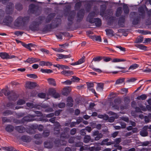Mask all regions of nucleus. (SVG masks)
<instances>
[{"mask_svg": "<svg viewBox=\"0 0 151 151\" xmlns=\"http://www.w3.org/2000/svg\"><path fill=\"white\" fill-rule=\"evenodd\" d=\"M104 85L102 83H98L96 90L98 91H102L103 90Z\"/></svg>", "mask_w": 151, "mask_h": 151, "instance_id": "cd10ccee", "label": "nucleus"}, {"mask_svg": "<svg viewBox=\"0 0 151 151\" xmlns=\"http://www.w3.org/2000/svg\"><path fill=\"white\" fill-rule=\"evenodd\" d=\"M63 54H57L56 56L58 58L56 59V60L57 61H58L59 59H63Z\"/></svg>", "mask_w": 151, "mask_h": 151, "instance_id": "5fc2aeb1", "label": "nucleus"}, {"mask_svg": "<svg viewBox=\"0 0 151 151\" xmlns=\"http://www.w3.org/2000/svg\"><path fill=\"white\" fill-rule=\"evenodd\" d=\"M40 60L38 59L35 58H28L26 61L25 62L32 64L33 63H36L39 62Z\"/></svg>", "mask_w": 151, "mask_h": 151, "instance_id": "9d476101", "label": "nucleus"}, {"mask_svg": "<svg viewBox=\"0 0 151 151\" xmlns=\"http://www.w3.org/2000/svg\"><path fill=\"white\" fill-rule=\"evenodd\" d=\"M122 12V8L121 7H119L118 8L116 13V16L117 17L119 16L121 14Z\"/></svg>", "mask_w": 151, "mask_h": 151, "instance_id": "58836bf2", "label": "nucleus"}, {"mask_svg": "<svg viewBox=\"0 0 151 151\" xmlns=\"http://www.w3.org/2000/svg\"><path fill=\"white\" fill-rule=\"evenodd\" d=\"M97 15L96 12H92L89 13L87 18V20L91 23H94L96 26H100L101 24V21L99 18H93Z\"/></svg>", "mask_w": 151, "mask_h": 151, "instance_id": "f257e3e1", "label": "nucleus"}, {"mask_svg": "<svg viewBox=\"0 0 151 151\" xmlns=\"http://www.w3.org/2000/svg\"><path fill=\"white\" fill-rule=\"evenodd\" d=\"M84 14V10L83 9L81 10L77 13V17L78 19L80 20L83 18Z\"/></svg>", "mask_w": 151, "mask_h": 151, "instance_id": "f8f14e48", "label": "nucleus"}, {"mask_svg": "<svg viewBox=\"0 0 151 151\" xmlns=\"http://www.w3.org/2000/svg\"><path fill=\"white\" fill-rule=\"evenodd\" d=\"M83 143L82 142H78L77 143L76 145V147H81L80 148V151H82L83 150H87V148L82 146Z\"/></svg>", "mask_w": 151, "mask_h": 151, "instance_id": "f3484780", "label": "nucleus"}, {"mask_svg": "<svg viewBox=\"0 0 151 151\" xmlns=\"http://www.w3.org/2000/svg\"><path fill=\"white\" fill-rule=\"evenodd\" d=\"M88 89L89 90L90 89L93 88V84L92 83H87V84Z\"/></svg>", "mask_w": 151, "mask_h": 151, "instance_id": "49530a36", "label": "nucleus"}, {"mask_svg": "<svg viewBox=\"0 0 151 151\" xmlns=\"http://www.w3.org/2000/svg\"><path fill=\"white\" fill-rule=\"evenodd\" d=\"M53 66L54 67L58 68L59 69H68L69 68L68 67V66L64 65L61 64L60 65L57 64L56 65H54Z\"/></svg>", "mask_w": 151, "mask_h": 151, "instance_id": "4468645a", "label": "nucleus"}, {"mask_svg": "<svg viewBox=\"0 0 151 151\" xmlns=\"http://www.w3.org/2000/svg\"><path fill=\"white\" fill-rule=\"evenodd\" d=\"M27 76L29 77L32 78H37V75L33 74H28L27 75Z\"/></svg>", "mask_w": 151, "mask_h": 151, "instance_id": "8fccbe9b", "label": "nucleus"}, {"mask_svg": "<svg viewBox=\"0 0 151 151\" xmlns=\"http://www.w3.org/2000/svg\"><path fill=\"white\" fill-rule=\"evenodd\" d=\"M26 17L23 18L22 17H19L15 21V25L17 26L22 25L25 22Z\"/></svg>", "mask_w": 151, "mask_h": 151, "instance_id": "423d86ee", "label": "nucleus"}, {"mask_svg": "<svg viewBox=\"0 0 151 151\" xmlns=\"http://www.w3.org/2000/svg\"><path fill=\"white\" fill-rule=\"evenodd\" d=\"M138 66L139 65L138 64H134L131 65L130 67L129 68V70H133L137 68L138 67Z\"/></svg>", "mask_w": 151, "mask_h": 151, "instance_id": "ea45409f", "label": "nucleus"}, {"mask_svg": "<svg viewBox=\"0 0 151 151\" xmlns=\"http://www.w3.org/2000/svg\"><path fill=\"white\" fill-rule=\"evenodd\" d=\"M14 129V127L10 125H8L6 127L5 129L7 131L10 132L13 130Z\"/></svg>", "mask_w": 151, "mask_h": 151, "instance_id": "b1692460", "label": "nucleus"}, {"mask_svg": "<svg viewBox=\"0 0 151 151\" xmlns=\"http://www.w3.org/2000/svg\"><path fill=\"white\" fill-rule=\"evenodd\" d=\"M76 14L75 13H74L73 14H72L71 16H69L68 17V20L69 21H72L74 18V16Z\"/></svg>", "mask_w": 151, "mask_h": 151, "instance_id": "0e129e2a", "label": "nucleus"}, {"mask_svg": "<svg viewBox=\"0 0 151 151\" xmlns=\"http://www.w3.org/2000/svg\"><path fill=\"white\" fill-rule=\"evenodd\" d=\"M91 139V137L90 136L88 135H86L84 138L83 142L86 143L88 142Z\"/></svg>", "mask_w": 151, "mask_h": 151, "instance_id": "393cba45", "label": "nucleus"}, {"mask_svg": "<svg viewBox=\"0 0 151 151\" xmlns=\"http://www.w3.org/2000/svg\"><path fill=\"white\" fill-rule=\"evenodd\" d=\"M109 139L108 138L104 139L101 143L100 145H105L107 142L109 141Z\"/></svg>", "mask_w": 151, "mask_h": 151, "instance_id": "13d9d810", "label": "nucleus"}, {"mask_svg": "<svg viewBox=\"0 0 151 151\" xmlns=\"http://www.w3.org/2000/svg\"><path fill=\"white\" fill-rule=\"evenodd\" d=\"M63 83H65L66 85H70L72 83L71 81L70 80H67L65 81L62 82Z\"/></svg>", "mask_w": 151, "mask_h": 151, "instance_id": "338daca9", "label": "nucleus"}, {"mask_svg": "<svg viewBox=\"0 0 151 151\" xmlns=\"http://www.w3.org/2000/svg\"><path fill=\"white\" fill-rule=\"evenodd\" d=\"M121 101L119 99H116L114 100V102L111 104L113 109H118L119 108V104H121Z\"/></svg>", "mask_w": 151, "mask_h": 151, "instance_id": "39448f33", "label": "nucleus"}, {"mask_svg": "<svg viewBox=\"0 0 151 151\" xmlns=\"http://www.w3.org/2000/svg\"><path fill=\"white\" fill-rule=\"evenodd\" d=\"M93 39L99 42H101V37L99 36H93Z\"/></svg>", "mask_w": 151, "mask_h": 151, "instance_id": "c03bdc74", "label": "nucleus"}, {"mask_svg": "<svg viewBox=\"0 0 151 151\" xmlns=\"http://www.w3.org/2000/svg\"><path fill=\"white\" fill-rule=\"evenodd\" d=\"M147 127L146 126H144L140 132V134L142 137L147 136L148 134V133L147 131Z\"/></svg>", "mask_w": 151, "mask_h": 151, "instance_id": "1a4fd4ad", "label": "nucleus"}, {"mask_svg": "<svg viewBox=\"0 0 151 151\" xmlns=\"http://www.w3.org/2000/svg\"><path fill=\"white\" fill-rule=\"evenodd\" d=\"M1 92L6 96H8L10 94V92L9 90L5 89H2Z\"/></svg>", "mask_w": 151, "mask_h": 151, "instance_id": "2f4dec72", "label": "nucleus"}, {"mask_svg": "<svg viewBox=\"0 0 151 151\" xmlns=\"http://www.w3.org/2000/svg\"><path fill=\"white\" fill-rule=\"evenodd\" d=\"M53 50L57 52H63L64 51V50L63 49L60 48H55L53 49Z\"/></svg>", "mask_w": 151, "mask_h": 151, "instance_id": "052dcab7", "label": "nucleus"}, {"mask_svg": "<svg viewBox=\"0 0 151 151\" xmlns=\"http://www.w3.org/2000/svg\"><path fill=\"white\" fill-rule=\"evenodd\" d=\"M27 106L30 108H35L39 109H41L42 108H46L47 107V106L44 104H41V105L37 104H34L33 103H32L28 102L26 104Z\"/></svg>", "mask_w": 151, "mask_h": 151, "instance_id": "7ed1b4c3", "label": "nucleus"}, {"mask_svg": "<svg viewBox=\"0 0 151 151\" xmlns=\"http://www.w3.org/2000/svg\"><path fill=\"white\" fill-rule=\"evenodd\" d=\"M21 139L22 141L26 142H30L31 140L30 137L25 135L22 136L21 137Z\"/></svg>", "mask_w": 151, "mask_h": 151, "instance_id": "2eb2a0df", "label": "nucleus"}, {"mask_svg": "<svg viewBox=\"0 0 151 151\" xmlns=\"http://www.w3.org/2000/svg\"><path fill=\"white\" fill-rule=\"evenodd\" d=\"M2 121L3 123L10 122L11 121L10 119L7 118L5 117H3L2 118Z\"/></svg>", "mask_w": 151, "mask_h": 151, "instance_id": "a18cd8bd", "label": "nucleus"}, {"mask_svg": "<svg viewBox=\"0 0 151 151\" xmlns=\"http://www.w3.org/2000/svg\"><path fill=\"white\" fill-rule=\"evenodd\" d=\"M106 34L107 35L111 36L113 35V31L110 29H106L105 30Z\"/></svg>", "mask_w": 151, "mask_h": 151, "instance_id": "c756f323", "label": "nucleus"}, {"mask_svg": "<svg viewBox=\"0 0 151 151\" xmlns=\"http://www.w3.org/2000/svg\"><path fill=\"white\" fill-rule=\"evenodd\" d=\"M60 94L58 93H55L53 95V97L55 98H58L60 97Z\"/></svg>", "mask_w": 151, "mask_h": 151, "instance_id": "e2e57ef3", "label": "nucleus"}, {"mask_svg": "<svg viewBox=\"0 0 151 151\" xmlns=\"http://www.w3.org/2000/svg\"><path fill=\"white\" fill-rule=\"evenodd\" d=\"M12 18L11 17L9 16H8L4 20V22L5 23H6L8 24H10L12 22Z\"/></svg>", "mask_w": 151, "mask_h": 151, "instance_id": "a878e982", "label": "nucleus"}, {"mask_svg": "<svg viewBox=\"0 0 151 151\" xmlns=\"http://www.w3.org/2000/svg\"><path fill=\"white\" fill-rule=\"evenodd\" d=\"M106 6L105 5H102L101 6L100 15L102 16L104 15V12L106 9Z\"/></svg>", "mask_w": 151, "mask_h": 151, "instance_id": "c85d7f7f", "label": "nucleus"}, {"mask_svg": "<svg viewBox=\"0 0 151 151\" xmlns=\"http://www.w3.org/2000/svg\"><path fill=\"white\" fill-rule=\"evenodd\" d=\"M35 8V5L33 4H31L29 6V9L31 12L34 10Z\"/></svg>", "mask_w": 151, "mask_h": 151, "instance_id": "4d7b16f0", "label": "nucleus"}, {"mask_svg": "<svg viewBox=\"0 0 151 151\" xmlns=\"http://www.w3.org/2000/svg\"><path fill=\"white\" fill-rule=\"evenodd\" d=\"M124 10L125 14H128L129 12L128 7L126 5H123Z\"/></svg>", "mask_w": 151, "mask_h": 151, "instance_id": "a19ab883", "label": "nucleus"}, {"mask_svg": "<svg viewBox=\"0 0 151 151\" xmlns=\"http://www.w3.org/2000/svg\"><path fill=\"white\" fill-rule=\"evenodd\" d=\"M0 57L3 59H12L15 57L14 55H9L8 53L5 52H0Z\"/></svg>", "mask_w": 151, "mask_h": 151, "instance_id": "0eeeda50", "label": "nucleus"}, {"mask_svg": "<svg viewBox=\"0 0 151 151\" xmlns=\"http://www.w3.org/2000/svg\"><path fill=\"white\" fill-rule=\"evenodd\" d=\"M35 113L37 115L34 116L32 115H29L27 116H25L23 118V119L25 121L30 122L34 120L37 121H42V119L40 117L42 115V114L39 111H35Z\"/></svg>", "mask_w": 151, "mask_h": 151, "instance_id": "f03ea898", "label": "nucleus"}, {"mask_svg": "<svg viewBox=\"0 0 151 151\" xmlns=\"http://www.w3.org/2000/svg\"><path fill=\"white\" fill-rule=\"evenodd\" d=\"M56 117H54L49 119L50 122L53 123H55V125L56 126L54 128L55 133V134H58L60 133V130L59 127H60V125L59 123L56 122H55V119Z\"/></svg>", "mask_w": 151, "mask_h": 151, "instance_id": "20e7f679", "label": "nucleus"}, {"mask_svg": "<svg viewBox=\"0 0 151 151\" xmlns=\"http://www.w3.org/2000/svg\"><path fill=\"white\" fill-rule=\"evenodd\" d=\"M50 132L49 130H45L43 132L42 136L44 137H47L49 135Z\"/></svg>", "mask_w": 151, "mask_h": 151, "instance_id": "09e8293b", "label": "nucleus"}, {"mask_svg": "<svg viewBox=\"0 0 151 151\" xmlns=\"http://www.w3.org/2000/svg\"><path fill=\"white\" fill-rule=\"evenodd\" d=\"M52 146V143L51 142L47 141L44 142V146L46 148H51Z\"/></svg>", "mask_w": 151, "mask_h": 151, "instance_id": "4be33fe9", "label": "nucleus"}, {"mask_svg": "<svg viewBox=\"0 0 151 151\" xmlns=\"http://www.w3.org/2000/svg\"><path fill=\"white\" fill-rule=\"evenodd\" d=\"M15 129L19 132L22 133L25 132V129L22 126H18L15 127Z\"/></svg>", "mask_w": 151, "mask_h": 151, "instance_id": "a211bd4d", "label": "nucleus"}, {"mask_svg": "<svg viewBox=\"0 0 151 151\" xmlns=\"http://www.w3.org/2000/svg\"><path fill=\"white\" fill-rule=\"evenodd\" d=\"M61 73L66 76H69L73 74V72L67 70H64L61 72Z\"/></svg>", "mask_w": 151, "mask_h": 151, "instance_id": "dca6fc26", "label": "nucleus"}, {"mask_svg": "<svg viewBox=\"0 0 151 151\" xmlns=\"http://www.w3.org/2000/svg\"><path fill=\"white\" fill-rule=\"evenodd\" d=\"M67 105L69 107H71L73 105V100L72 99L71 97H68L67 100Z\"/></svg>", "mask_w": 151, "mask_h": 151, "instance_id": "6ab92c4d", "label": "nucleus"}, {"mask_svg": "<svg viewBox=\"0 0 151 151\" xmlns=\"http://www.w3.org/2000/svg\"><path fill=\"white\" fill-rule=\"evenodd\" d=\"M1 148L2 149L7 151H12L13 150V147H1Z\"/></svg>", "mask_w": 151, "mask_h": 151, "instance_id": "79ce46f5", "label": "nucleus"}, {"mask_svg": "<svg viewBox=\"0 0 151 151\" xmlns=\"http://www.w3.org/2000/svg\"><path fill=\"white\" fill-rule=\"evenodd\" d=\"M102 59V58L100 57H97L94 58L93 59V60L95 62H99Z\"/></svg>", "mask_w": 151, "mask_h": 151, "instance_id": "864d4df0", "label": "nucleus"}, {"mask_svg": "<svg viewBox=\"0 0 151 151\" xmlns=\"http://www.w3.org/2000/svg\"><path fill=\"white\" fill-rule=\"evenodd\" d=\"M125 21L124 17H122L119 18L118 23L119 25L122 27Z\"/></svg>", "mask_w": 151, "mask_h": 151, "instance_id": "aec40b11", "label": "nucleus"}, {"mask_svg": "<svg viewBox=\"0 0 151 151\" xmlns=\"http://www.w3.org/2000/svg\"><path fill=\"white\" fill-rule=\"evenodd\" d=\"M39 20L40 21H35L33 22L32 24L34 25L37 26L40 24L41 23V21L42 20V19L41 18H40L39 19Z\"/></svg>", "mask_w": 151, "mask_h": 151, "instance_id": "de8ad7c7", "label": "nucleus"}, {"mask_svg": "<svg viewBox=\"0 0 151 151\" xmlns=\"http://www.w3.org/2000/svg\"><path fill=\"white\" fill-rule=\"evenodd\" d=\"M84 58L85 57H83L78 61L74 63H72L70 64V65H75L81 64L84 62L85 61Z\"/></svg>", "mask_w": 151, "mask_h": 151, "instance_id": "ddd939ff", "label": "nucleus"}, {"mask_svg": "<svg viewBox=\"0 0 151 151\" xmlns=\"http://www.w3.org/2000/svg\"><path fill=\"white\" fill-rule=\"evenodd\" d=\"M124 81V78H119L117 79L116 81L115 85H120Z\"/></svg>", "mask_w": 151, "mask_h": 151, "instance_id": "72a5a7b5", "label": "nucleus"}, {"mask_svg": "<svg viewBox=\"0 0 151 151\" xmlns=\"http://www.w3.org/2000/svg\"><path fill=\"white\" fill-rule=\"evenodd\" d=\"M49 84L54 86H56V82L54 79L52 78H49L47 80Z\"/></svg>", "mask_w": 151, "mask_h": 151, "instance_id": "412c9836", "label": "nucleus"}, {"mask_svg": "<svg viewBox=\"0 0 151 151\" xmlns=\"http://www.w3.org/2000/svg\"><path fill=\"white\" fill-rule=\"evenodd\" d=\"M40 71L41 72H42L43 73H51L53 72L52 70L50 69H41L40 70Z\"/></svg>", "mask_w": 151, "mask_h": 151, "instance_id": "473e14b6", "label": "nucleus"}, {"mask_svg": "<svg viewBox=\"0 0 151 151\" xmlns=\"http://www.w3.org/2000/svg\"><path fill=\"white\" fill-rule=\"evenodd\" d=\"M136 47L140 49L146 50L147 49V47L142 44H137L135 45Z\"/></svg>", "mask_w": 151, "mask_h": 151, "instance_id": "bb28decb", "label": "nucleus"}, {"mask_svg": "<svg viewBox=\"0 0 151 151\" xmlns=\"http://www.w3.org/2000/svg\"><path fill=\"white\" fill-rule=\"evenodd\" d=\"M65 104L64 103H60L58 105L59 107L61 108L65 107Z\"/></svg>", "mask_w": 151, "mask_h": 151, "instance_id": "69168bd1", "label": "nucleus"}, {"mask_svg": "<svg viewBox=\"0 0 151 151\" xmlns=\"http://www.w3.org/2000/svg\"><path fill=\"white\" fill-rule=\"evenodd\" d=\"M69 134L66 133V132H64V133L62 134L60 136V138L61 139L63 138L66 139H68L69 137Z\"/></svg>", "mask_w": 151, "mask_h": 151, "instance_id": "e433bc0d", "label": "nucleus"}, {"mask_svg": "<svg viewBox=\"0 0 151 151\" xmlns=\"http://www.w3.org/2000/svg\"><path fill=\"white\" fill-rule=\"evenodd\" d=\"M98 117L99 118L103 119L105 120H107L109 118L108 116L106 114H99L98 116Z\"/></svg>", "mask_w": 151, "mask_h": 151, "instance_id": "7c9ffc66", "label": "nucleus"}, {"mask_svg": "<svg viewBox=\"0 0 151 151\" xmlns=\"http://www.w3.org/2000/svg\"><path fill=\"white\" fill-rule=\"evenodd\" d=\"M138 11L140 13L139 15L142 17H144L145 15V12L143 7L141 6L138 9Z\"/></svg>", "mask_w": 151, "mask_h": 151, "instance_id": "5701e85b", "label": "nucleus"}, {"mask_svg": "<svg viewBox=\"0 0 151 151\" xmlns=\"http://www.w3.org/2000/svg\"><path fill=\"white\" fill-rule=\"evenodd\" d=\"M121 119L122 120L127 122H128L129 121V119L128 117L123 116L121 118Z\"/></svg>", "mask_w": 151, "mask_h": 151, "instance_id": "680f3d73", "label": "nucleus"}, {"mask_svg": "<svg viewBox=\"0 0 151 151\" xmlns=\"http://www.w3.org/2000/svg\"><path fill=\"white\" fill-rule=\"evenodd\" d=\"M15 8L17 10H20L22 9V5L20 4H18L16 5Z\"/></svg>", "mask_w": 151, "mask_h": 151, "instance_id": "3c124183", "label": "nucleus"}, {"mask_svg": "<svg viewBox=\"0 0 151 151\" xmlns=\"http://www.w3.org/2000/svg\"><path fill=\"white\" fill-rule=\"evenodd\" d=\"M143 40V37L142 36H138L136 39L135 42L137 43H141Z\"/></svg>", "mask_w": 151, "mask_h": 151, "instance_id": "4c0bfd02", "label": "nucleus"}, {"mask_svg": "<svg viewBox=\"0 0 151 151\" xmlns=\"http://www.w3.org/2000/svg\"><path fill=\"white\" fill-rule=\"evenodd\" d=\"M25 100L24 99H19L17 102V104L18 105H22L25 104Z\"/></svg>", "mask_w": 151, "mask_h": 151, "instance_id": "f704fd0d", "label": "nucleus"}, {"mask_svg": "<svg viewBox=\"0 0 151 151\" xmlns=\"http://www.w3.org/2000/svg\"><path fill=\"white\" fill-rule=\"evenodd\" d=\"M38 96L40 98H45L46 94L44 93H38Z\"/></svg>", "mask_w": 151, "mask_h": 151, "instance_id": "603ef678", "label": "nucleus"}, {"mask_svg": "<svg viewBox=\"0 0 151 151\" xmlns=\"http://www.w3.org/2000/svg\"><path fill=\"white\" fill-rule=\"evenodd\" d=\"M120 124L121 125V128L123 129H124L126 127V124L124 122H121L120 123Z\"/></svg>", "mask_w": 151, "mask_h": 151, "instance_id": "774afa93", "label": "nucleus"}, {"mask_svg": "<svg viewBox=\"0 0 151 151\" xmlns=\"http://www.w3.org/2000/svg\"><path fill=\"white\" fill-rule=\"evenodd\" d=\"M147 98V96L145 94H142L140 96H138L137 98V99L139 100H145Z\"/></svg>", "mask_w": 151, "mask_h": 151, "instance_id": "c9c22d12", "label": "nucleus"}, {"mask_svg": "<svg viewBox=\"0 0 151 151\" xmlns=\"http://www.w3.org/2000/svg\"><path fill=\"white\" fill-rule=\"evenodd\" d=\"M36 86V83L33 82H27L26 83V88L29 89H32Z\"/></svg>", "mask_w": 151, "mask_h": 151, "instance_id": "9b49d317", "label": "nucleus"}, {"mask_svg": "<svg viewBox=\"0 0 151 151\" xmlns=\"http://www.w3.org/2000/svg\"><path fill=\"white\" fill-rule=\"evenodd\" d=\"M3 115L4 116H6L9 114H12V112L10 111L7 110L3 113Z\"/></svg>", "mask_w": 151, "mask_h": 151, "instance_id": "bf43d9fd", "label": "nucleus"}, {"mask_svg": "<svg viewBox=\"0 0 151 151\" xmlns=\"http://www.w3.org/2000/svg\"><path fill=\"white\" fill-rule=\"evenodd\" d=\"M6 106L11 108L14 109V104L11 103H9L6 105Z\"/></svg>", "mask_w": 151, "mask_h": 151, "instance_id": "6e6d98bb", "label": "nucleus"}, {"mask_svg": "<svg viewBox=\"0 0 151 151\" xmlns=\"http://www.w3.org/2000/svg\"><path fill=\"white\" fill-rule=\"evenodd\" d=\"M93 136H96L95 137V140H98L103 137V134L101 133H99L98 131H95L93 132Z\"/></svg>", "mask_w": 151, "mask_h": 151, "instance_id": "6e6552de", "label": "nucleus"}, {"mask_svg": "<svg viewBox=\"0 0 151 151\" xmlns=\"http://www.w3.org/2000/svg\"><path fill=\"white\" fill-rule=\"evenodd\" d=\"M34 46L35 45L34 44L31 43H30L27 44H26L25 48L28 49L30 50H31V47H34Z\"/></svg>", "mask_w": 151, "mask_h": 151, "instance_id": "37998d69", "label": "nucleus"}]
</instances>
